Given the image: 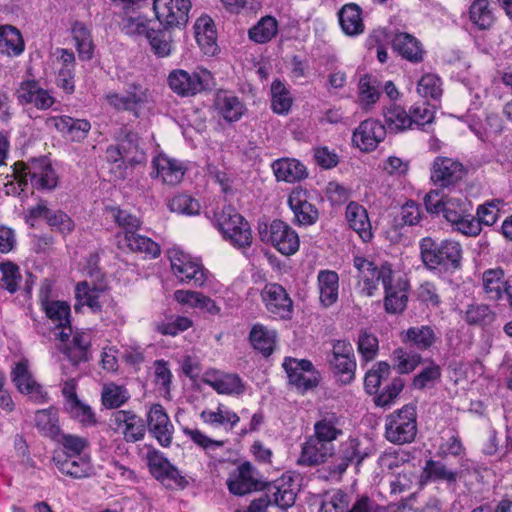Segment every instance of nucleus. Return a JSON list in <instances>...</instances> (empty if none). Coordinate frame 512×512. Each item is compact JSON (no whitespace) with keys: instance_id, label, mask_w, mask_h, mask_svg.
Segmentation results:
<instances>
[{"instance_id":"nucleus-54","label":"nucleus","mask_w":512,"mask_h":512,"mask_svg":"<svg viewBox=\"0 0 512 512\" xmlns=\"http://www.w3.org/2000/svg\"><path fill=\"white\" fill-rule=\"evenodd\" d=\"M61 444V448L56 450L54 453H62L64 456H89L87 453V449L89 447V442L86 438L72 435V434H63L59 439Z\"/></svg>"},{"instance_id":"nucleus-59","label":"nucleus","mask_w":512,"mask_h":512,"mask_svg":"<svg viewBox=\"0 0 512 512\" xmlns=\"http://www.w3.org/2000/svg\"><path fill=\"white\" fill-rule=\"evenodd\" d=\"M272 110L277 114H287L292 105V98L286 86L279 80L271 84Z\"/></svg>"},{"instance_id":"nucleus-25","label":"nucleus","mask_w":512,"mask_h":512,"mask_svg":"<svg viewBox=\"0 0 512 512\" xmlns=\"http://www.w3.org/2000/svg\"><path fill=\"white\" fill-rule=\"evenodd\" d=\"M334 451V444H328L312 435L302 445L298 463L305 466L320 465L332 457Z\"/></svg>"},{"instance_id":"nucleus-51","label":"nucleus","mask_w":512,"mask_h":512,"mask_svg":"<svg viewBox=\"0 0 512 512\" xmlns=\"http://www.w3.org/2000/svg\"><path fill=\"white\" fill-rule=\"evenodd\" d=\"M172 29L165 27L159 30L152 29L150 34H148L147 39L150 46L158 57H167L171 54L173 48Z\"/></svg>"},{"instance_id":"nucleus-28","label":"nucleus","mask_w":512,"mask_h":512,"mask_svg":"<svg viewBox=\"0 0 512 512\" xmlns=\"http://www.w3.org/2000/svg\"><path fill=\"white\" fill-rule=\"evenodd\" d=\"M49 122L56 130L66 135L72 141L77 142L84 140L91 129V124L88 120L77 119L68 115L52 117L49 119Z\"/></svg>"},{"instance_id":"nucleus-61","label":"nucleus","mask_w":512,"mask_h":512,"mask_svg":"<svg viewBox=\"0 0 512 512\" xmlns=\"http://www.w3.org/2000/svg\"><path fill=\"white\" fill-rule=\"evenodd\" d=\"M470 19L480 29L489 28L494 21L488 0H475L470 6Z\"/></svg>"},{"instance_id":"nucleus-64","label":"nucleus","mask_w":512,"mask_h":512,"mask_svg":"<svg viewBox=\"0 0 512 512\" xmlns=\"http://www.w3.org/2000/svg\"><path fill=\"white\" fill-rule=\"evenodd\" d=\"M0 272L2 274L1 283L3 288L11 294L17 292L22 280L19 267L10 261L3 262L0 263Z\"/></svg>"},{"instance_id":"nucleus-14","label":"nucleus","mask_w":512,"mask_h":512,"mask_svg":"<svg viewBox=\"0 0 512 512\" xmlns=\"http://www.w3.org/2000/svg\"><path fill=\"white\" fill-rule=\"evenodd\" d=\"M146 460L149 471L156 480L161 483L172 481L182 489L187 487L188 481L185 476L181 475L178 468L171 464L159 450L154 448L148 450Z\"/></svg>"},{"instance_id":"nucleus-49","label":"nucleus","mask_w":512,"mask_h":512,"mask_svg":"<svg viewBox=\"0 0 512 512\" xmlns=\"http://www.w3.org/2000/svg\"><path fill=\"white\" fill-rule=\"evenodd\" d=\"M278 32V22L272 16L262 17L248 31L249 38L259 44L269 42Z\"/></svg>"},{"instance_id":"nucleus-15","label":"nucleus","mask_w":512,"mask_h":512,"mask_svg":"<svg viewBox=\"0 0 512 512\" xmlns=\"http://www.w3.org/2000/svg\"><path fill=\"white\" fill-rule=\"evenodd\" d=\"M264 485L265 483L261 481L259 472L250 462L242 463L227 479V487L230 493L237 496L262 489Z\"/></svg>"},{"instance_id":"nucleus-40","label":"nucleus","mask_w":512,"mask_h":512,"mask_svg":"<svg viewBox=\"0 0 512 512\" xmlns=\"http://www.w3.org/2000/svg\"><path fill=\"white\" fill-rule=\"evenodd\" d=\"M24 40L20 31L12 25L0 26V53L16 57L23 53Z\"/></svg>"},{"instance_id":"nucleus-55","label":"nucleus","mask_w":512,"mask_h":512,"mask_svg":"<svg viewBox=\"0 0 512 512\" xmlns=\"http://www.w3.org/2000/svg\"><path fill=\"white\" fill-rule=\"evenodd\" d=\"M441 376V367L431 361L428 366L414 376L411 386L416 390L431 389L440 381Z\"/></svg>"},{"instance_id":"nucleus-58","label":"nucleus","mask_w":512,"mask_h":512,"mask_svg":"<svg viewBox=\"0 0 512 512\" xmlns=\"http://www.w3.org/2000/svg\"><path fill=\"white\" fill-rule=\"evenodd\" d=\"M471 210V203L465 197H446L441 214L447 222L453 224L459 220L461 216Z\"/></svg>"},{"instance_id":"nucleus-2","label":"nucleus","mask_w":512,"mask_h":512,"mask_svg":"<svg viewBox=\"0 0 512 512\" xmlns=\"http://www.w3.org/2000/svg\"><path fill=\"white\" fill-rule=\"evenodd\" d=\"M418 433L417 409L414 404H406L385 416L384 437L394 445L414 442Z\"/></svg>"},{"instance_id":"nucleus-41","label":"nucleus","mask_w":512,"mask_h":512,"mask_svg":"<svg viewBox=\"0 0 512 512\" xmlns=\"http://www.w3.org/2000/svg\"><path fill=\"white\" fill-rule=\"evenodd\" d=\"M338 16L341 28L346 35L355 36L364 31L361 8L357 4L344 5Z\"/></svg>"},{"instance_id":"nucleus-56","label":"nucleus","mask_w":512,"mask_h":512,"mask_svg":"<svg viewBox=\"0 0 512 512\" xmlns=\"http://www.w3.org/2000/svg\"><path fill=\"white\" fill-rule=\"evenodd\" d=\"M350 502V496L342 490L328 492L323 495L318 512H347Z\"/></svg>"},{"instance_id":"nucleus-16","label":"nucleus","mask_w":512,"mask_h":512,"mask_svg":"<svg viewBox=\"0 0 512 512\" xmlns=\"http://www.w3.org/2000/svg\"><path fill=\"white\" fill-rule=\"evenodd\" d=\"M153 170L150 173L152 178L160 179L163 184L175 186L179 184L186 171L184 162L169 157L166 154H159L152 160Z\"/></svg>"},{"instance_id":"nucleus-30","label":"nucleus","mask_w":512,"mask_h":512,"mask_svg":"<svg viewBox=\"0 0 512 512\" xmlns=\"http://www.w3.org/2000/svg\"><path fill=\"white\" fill-rule=\"evenodd\" d=\"M271 167L277 181L295 183L304 180L308 176L306 166L294 158L277 159Z\"/></svg>"},{"instance_id":"nucleus-38","label":"nucleus","mask_w":512,"mask_h":512,"mask_svg":"<svg viewBox=\"0 0 512 512\" xmlns=\"http://www.w3.org/2000/svg\"><path fill=\"white\" fill-rule=\"evenodd\" d=\"M320 302L324 307H330L338 299L339 276L335 271L322 270L317 276Z\"/></svg>"},{"instance_id":"nucleus-21","label":"nucleus","mask_w":512,"mask_h":512,"mask_svg":"<svg viewBox=\"0 0 512 512\" xmlns=\"http://www.w3.org/2000/svg\"><path fill=\"white\" fill-rule=\"evenodd\" d=\"M385 136L384 125L377 120L367 119L355 129L352 141L362 151H373Z\"/></svg>"},{"instance_id":"nucleus-9","label":"nucleus","mask_w":512,"mask_h":512,"mask_svg":"<svg viewBox=\"0 0 512 512\" xmlns=\"http://www.w3.org/2000/svg\"><path fill=\"white\" fill-rule=\"evenodd\" d=\"M190 0H154L157 20L165 28H183L189 19Z\"/></svg>"},{"instance_id":"nucleus-52","label":"nucleus","mask_w":512,"mask_h":512,"mask_svg":"<svg viewBox=\"0 0 512 512\" xmlns=\"http://www.w3.org/2000/svg\"><path fill=\"white\" fill-rule=\"evenodd\" d=\"M72 35L79 58L81 60H90L93 56V43L89 29L84 23L75 22L72 27Z\"/></svg>"},{"instance_id":"nucleus-13","label":"nucleus","mask_w":512,"mask_h":512,"mask_svg":"<svg viewBox=\"0 0 512 512\" xmlns=\"http://www.w3.org/2000/svg\"><path fill=\"white\" fill-rule=\"evenodd\" d=\"M465 175L462 163L448 157L438 156L434 159L430 179L439 188H450L458 184Z\"/></svg>"},{"instance_id":"nucleus-27","label":"nucleus","mask_w":512,"mask_h":512,"mask_svg":"<svg viewBox=\"0 0 512 512\" xmlns=\"http://www.w3.org/2000/svg\"><path fill=\"white\" fill-rule=\"evenodd\" d=\"M360 442L356 438H350L343 442L339 452L330 466V477L335 478L341 476L348 466L354 462L357 464L363 460V455L359 450Z\"/></svg>"},{"instance_id":"nucleus-32","label":"nucleus","mask_w":512,"mask_h":512,"mask_svg":"<svg viewBox=\"0 0 512 512\" xmlns=\"http://www.w3.org/2000/svg\"><path fill=\"white\" fill-rule=\"evenodd\" d=\"M402 341L420 351L434 346L438 340L435 328L430 325L413 326L401 333Z\"/></svg>"},{"instance_id":"nucleus-48","label":"nucleus","mask_w":512,"mask_h":512,"mask_svg":"<svg viewBox=\"0 0 512 512\" xmlns=\"http://www.w3.org/2000/svg\"><path fill=\"white\" fill-rule=\"evenodd\" d=\"M111 216L117 226L122 230L117 234L119 236H129L137 232L141 227V220L128 210L114 207L110 209Z\"/></svg>"},{"instance_id":"nucleus-7","label":"nucleus","mask_w":512,"mask_h":512,"mask_svg":"<svg viewBox=\"0 0 512 512\" xmlns=\"http://www.w3.org/2000/svg\"><path fill=\"white\" fill-rule=\"evenodd\" d=\"M211 78V74L207 70L189 72L175 69L169 73L167 81L175 94L181 97H190L206 90Z\"/></svg>"},{"instance_id":"nucleus-47","label":"nucleus","mask_w":512,"mask_h":512,"mask_svg":"<svg viewBox=\"0 0 512 512\" xmlns=\"http://www.w3.org/2000/svg\"><path fill=\"white\" fill-rule=\"evenodd\" d=\"M387 128L394 133L403 132L407 129H413L410 114L399 105H391L384 112Z\"/></svg>"},{"instance_id":"nucleus-35","label":"nucleus","mask_w":512,"mask_h":512,"mask_svg":"<svg viewBox=\"0 0 512 512\" xmlns=\"http://www.w3.org/2000/svg\"><path fill=\"white\" fill-rule=\"evenodd\" d=\"M90 337L84 332H76L73 334L69 343L59 346V349L66 355L73 365L89 359Z\"/></svg>"},{"instance_id":"nucleus-18","label":"nucleus","mask_w":512,"mask_h":512,"mask_svg":"<svg viewBox=\"0 0 512 512\" xmlns=\"http://www.w3.org/2000/svg\"><path fill=\"white\" fill-rule=\"evenodd\" d=\"M15 96L20 105H33L39 110H47L55 102L50 92L33 79L22 81L15 90Z\"/></svg>"},{"instance_id":"nucleus-29","label":"nucleus","mask_w":512,"mask_h":512,"mask_svg":"<svg viewBox=\"0 0 512 512\" xmlns=\"http://www.w3.org/2000/svg\"><path fill=\"white\" fill-rule=\"evenodd\" d=\"M458 473L449 469L441 461L429 459L425 462L419 475V488H423L428 482H445L448 485L455 484Z\"/></svg>"},{"instance_id":"nucleus-33","label":"nucleus","mask_w":512,"mask_h":512,"mask_svg":"<svg viewBox=\"0 0 512 512\" xmlns=\"http://www.w3.org/2000/svg\"><path fill=\"white\" fill-rule=\"evenodd\" d=\"M346 218L349 226L364 242L372 239L371 223L367 210L356 202H350L346 208Z\"/></svg>"},{"instance_id":"nucleus-3","label":"nucleus","mask_w":512,"mask_h":512,"mask_svg":"<svg viewBox=\"0 0 512 512\" xmlns=\"http://www.w3.org/2000/svg\"><path fill=\"white\" fill-rule=\"evenodd\" d=\"M215 224L233 247L239 250L251 247L253 237L250 224L232 206H225L215 214Z\"/></svg>"},{"instance_id":"nucleus-19","label":"nucleus","mask_w":512,"mask_h":512,"mask_svg":"<svg viewBox=\"0 0 512 512\" xmlns=\"http://www.w3.org/2000/svg\"><path fill=\"white\" fill-rule=\"evenodd\" d=\"M261 296L270 313L282 319L291 317L293 302L283 286L268 283L262 290Z\"/></svg>"},{"instance_id":"nucleus-43","label":"nucleus","mask_w":512,"mask_h":512,"mask_svg":"<svg viewBox=\"0 0 512 512\" xmlns=\"http://www.w3.org/2000/svg\"><path fill=\"white\" fill-rule=\"evenodd\" d=\"M200 418L204 423L210 426H223L229 430L233 429L240 421L239 416L235 412L230 411L223 405H219L216 411L203 410L200 414Z\"/></svg>"},{"instance_id":"nucleus-4","label":"nucleus","mask_w":512,"mask_h":512,"mask_svg":"<svg viewBox=\"0 0 512 512\" xmlns=\"http://www.w3.org/2000/svg\"><path fill=\"white\" fill-rule=\"evenodd\" d=\"M261 490H264V493L254 499L245 512H266L270 505L286 510L295 503L296 493L290 477L265 483Z\"/></svg>"},{"instance_id":"nucleus-57","label":"nucleus","mask_w":512,"mask_h":512,"mask_svg":"<svg viewBox=\"0 0 512 512\" xmlns=\"http://www.w3.org/2000/svg\"><path fill=\"white\" fill-rule=\"evenodd\" d=\"M463 319L469 325L485 326L495 319V313L486 304H470L464 311Z\"/></svg>"},{"instance_id":"nucleus-26","label":"nucleus","mask_w":512,"mask_h":512,"mask_svg":"<svg viewBox=\"0 0 512 512\" xmlns=\"http://www.w3.org/2000/svg\"><path fill=\"white\" fill-rule=\"evenodd\" d=\"M11 380L21 393L31 395L39 403L45 400L46 393L43 392L41 385L33 379L26 359L15 364L11 372Z\"/></svg>"},{"instance_id":"nucleus-42","label":"nucleus","mask_w":512,"mask_h":512,"mask_svg":"<svg viewBox=\"0 0 512 512\" xmlns=\"http://www.w3.org/2000/svg\"><path fill=\"white\" fill-rule=\"evenodd\" d=\"M104 291V288L97 285L90 286L87 281L79 282L75 288L76 305L75 310L79 309V306H88L91 311L99 312L101 310V304L99 302V296Z\"/></svg>"},{"instance_id":"nucleus-5","label":"nucleus","mask_w":512,"mask_h":512,"mask_svg":"<svg viewBox=\"0 0 512 512\" xmlns=\"http://www.w3.org/2000/svg\"><path fill=\"white\" fill-rule=\"evenodd\" d=\"M262 242L271 244L281 254L290 256L299 250L300 240L297 232L282 220H273L258 227Z\"/></svg>"},{"instance_id":"nucleus-22","label":"nucleus","mask_w":512,"mask_h":512,"mask_svg":"<svg viewBox=\"0 0 512 512\" xmlns=\"http://www.w3.org/2000/svg\"><path fill=\"white\" fill-rule=\"evenodd\" d=\"M53 463L60 473L72 478L83 479L94 474V466L89 456H64L62 453H54Z\"/></svg>"},{"instance_id":"nucleus-31","label":"nucleus","mask_w":512,"mask_h":512,"mask_svg":"<svg viewBox=\"0 0 512 512\" xmlns=\"http://www.w3.org/2000/svg\"><path fill=\"white\" fill-rule=\"evenodd\" d=\"M504 270L501 267L490 268L482 274L483 291L490 300L499 301L504 296L507 298L506 287L511 276L504 280Z\"/></svg>"},{"instance_id":"nucleus-8","label":"nucleus","mask_w":512,"mask_h":512,"mask_svg":"<svg viewBox=\"0 0 512 512\" xmlns=\"http://www.w3.org/2000/svg\"><path fill=\"white\" fill-rule=\"evenodd\" d=\"M354 266L358 270L360 283H362L361 292L368 297L374 295L379 281H381L384 286L390 283L391 277L393 276L391 265L388 263L377 267L373 262L363 257H355Z\"/></svg>"},{"instance_id":"nucleus-24","label":"nucleus","mask_w":512,"mask_h":512,"mask_svg":"<svg viewBox=\"0 0 512 512\" xmlns=\"http://www.w3.org/2000/svg\"><path fill=\"white\" fill-rule=\"evenodd\" d=\"M288 204L299 225H312L318 219V210L308 201L307 191L301 187L294 188L288 197Z\"/></svg>"},{"instance_id":"nucleus-36","label":"nucleus","mask_w":512,"mask_h":512,"mask_svg":"<svg viewBox=\"0 0 512 512\" xmlns=\"http://www.w3.org/2000/svg\"><path fill=\"white\" fill-rule=\"evenodd\" d=\"M49 285H43L40 289V301L46 316L57 326H64L70 323V307L65 302L48 300Z\"/></svg>"},{"instance_id":"nucleus-1","label":"nucleus","mask_w":512,"mask_h":512,"mask_svg":"<svg viewBox=\"0 0 512 512\" xmlns=\"http://www.w3.org/2000/svg\"><path fill=\"white\" fill-rule=\"evenodd\" d=\"M420 257L429 270L456 271L461 268L463 249L458 241L424 237L419 242Z\"/></svg>"},{"instance_id":"nucleus-45","label":"nucleus","mask_w":512,"mask_h":512,"mask_svg":"<svg viewBox=\"0 0 512 512\" xmlns=\"http://www.w3.org/2000/svg\"><path fill=\"white\" fill-rule=\"evenodd\" d=\"M34 421L42 435L52 439L59 436L58 412L54 407L36 411Z\"/></svg>"},{"instance_id":"nucleus-23","label":"nucleus","mask_w":512,"mask_h":512,"mask_svg":"<svg viewBox=\"0 0 512 512\" xmlns=\"http://www.w3.org/2000/svg\"><path fill=\"white\" fill-rule=\"evenodd\" d=\"M385 290L384 308L388 314H401L407 307L409 283L401 276L391 277Z\"/></svg>"},{"instance_id":"nucleus-50","label":"nucleus","mask_w":512,"mask_h":512,"mask_svg":"<svg viewBox=\"0 0 512 512\" xmlns=\"http://www.w3.org/2000/svg\"><path fill=\"white\" fill-rule=\"evenodd\" d=\"M205 382L219 394H242L245 387L236 374H223L213 379H206Z\"/></svg>"},{"instance_id":"nucleus-63","label":"nucleus","mask_w":512,"mask_h":512,"mask_svg":"<svg viewBox=\"0 0 512 512\" xmlns=\"http://www.w3.org/2000/svg\"><path fill=\"white\" fill-rule=\"evenodd\" d=\"M418 94L425 99L438 100L442 95L441 79L435 74H425L418 81Z\"/></svg>"},{"instance_id":"nucleus-17","label":"nucleus","mask_w":512,"mask_h":512,"mask_svg":"<svg viewBox=\"0 0 512 512\" xmlns=\"http://www.w3.org/2000/svg\"><path fill=\"white\" fill-rule=\"evenodd\" d=\"M18 165L26 179L30 177L35 188L51 190L56 187V173L45 157L32 159L28 164L21 162Z\"/></svg>"},{"instance_id":"nucleus-34","label":"nucleus","mask_w":512,"mask_h":512,"mask_svg":"<svg viewBox=\"0 0 512 512\" xmlns=\"http://www.w3.org/2000/svg\"><path fill=\"white\" fill-rule=\"evenodd\" d=\"M118 246L131 252L144 254L146 257L156 258L160 255V246L152 239L137 232L129 236H119Z\"/></svg>"},{"instance_id":"nucleus-60","label":"nucleus","mask_w":512,"mask_h":512,"mask_svg":"<svg viewBox=\"0 0 512 512\" xmlns=\"http://www.w3.org/2000/svg\"><path fill=\"white\" fill-rule=\"evenodd\" d=\"M394 368L400 374L412 372L422 362V357L418 353H409L403 348H397L392 353Z\"/></svg>"},{"instance_id":"nucleus-39","label":"nucleus","mask_w":512,"mask_h":512,"mask_svg":"<svg viewBox=\"0 0 512 512\" xmlns=\"http://www.w3.org/2000/svg\"><path fill=\"white\" fill-rule=\"evenodd\" d=\"M392 46L403 58L418 63L423 60L424 50L421 43L408 33H398L392 40Z\"/></svg>"},{"instance_id":"nucleus-37","label":"nucleus","mask_w":512,"mask_h":512,"mask_svg":"<svg viewBox=\"0 0 512 512\" xmlns=\"http://www.w3.org/2000/svg\"><path fill=\"white\" fill-rule=\"evenodd\" d=\"M276 338L277 334L275 330L268 329L260 323L253 325L249 333L251 346L264 357H268L273 353L276 345Z\"/></svg>"},{"instance_id":"nucleus-10","label":"nucleus","mask_w":512,"mask_h":512,"mask_svg":"<svg viewBox=\"0 0 512 512\" xmlns=\"http://www.w3.org/2000/svg\"><path fill=\"white\" fill-rule=\"evenodd\" d=\"M109 427L122 435L127 443H136L144 439L146 434L145 421L131 410H117L109 419Z\"/></svg>"},{"instance_id":"nucleus-12","label":"nucleus","mask_w":512,"mask_h":512,"mask_svg":"<svg viewBox=\"0 0 512 512\" xmlns=\"http://www.w3.org/2000/svg\"><path fill=\"white\" fill-rule=\"evenodd\" d=\"M283 367L287 373L289 384L301 392L316 387L319 383V374L309 360L285 359Z\"/></svg>"},{"instance_id":"nucleus-44","label":"nucleus","mask_w":512,"mask_h":512,"mask_svg":"<svg viewBox=\"0 0 512 512\" xmlns=\"http://www.w3.org/2000/svg\"><path fill=\"white\" fill-rule=\"evenodd\" d=\"M339 425L340 419L336 414L328 413L314 424L313 436L328 444H333V441L342 435V430L339 428Z\"/></svg>"},{"instance_id":"nucleus-62","label":"nucleus","mask_w":512,"mask_h":512,"mask_svg":"<svg viewBox=\"0 0 512 512\" xmlns=\"http://www.w3.org/2000/svg\"><path fill=\"white\" fill-rule=\"evenodd\" d=\"M391 367L387 362L381 361L377 363L365 375L364 385L369 394H374L378 391L381 382L386 380L390 375Z\"/></svg>"},{"instance_id":"nucleus-11","label":"nucleus","mask_w":512,"mask_h":512,"mask_svg":"<svg viewBox=\"0 0 512 512\" xmlns=\"http://www.w3.org/2000/svg\"><path fill=\"white\" fill-rule=\"evenodd\" d=\"M106 99L115 109L130 111L138 117L139 110L151 101V93L147 87L139 83H130L124 95L110 93L106 95Z\"/></svg>"},{"instance_id":"nucleus-53","label":"nucleus","mask_w":512,"mask_h":512,"mask_svg":"<svg viewBox=\"0 0 512 512\" xmlns=\"http://www.w3.org/2000/svg\"><path fill=\"white\" fill-rule=\"evenodd\" d=\"M129 398L130 394L124 386L108 383L102 387L101 400L107 409H117L124 405Z\"/></svg>"},{"instance_id":"nucleus-6","label":"nucleus","mask_w":512,"mask_h":512,"mask_svg":"<svg viewBox=\"0 0 512 512\" xmlns=\"http://www.w3.org/2000/svg\"><path fill=\"white\" fill-rule=\"evenodd\" d=\"M168 258L172 272L180 283L202 287L207 281L208 270L189 254L173 248L168 250Z\"/></svg>"},{"instance_id":"nucleus-46","label":"nucleus","mask_w":512,"mask_h":512,"mask_svg":"<svg viewBox=\"0 0 512 512\" xmlns=\"http://www.w3.org/2000/svg\"><path fill=\"white\" fill-rule=\"evenodd\" d=\"M411 454L404 450L388 449L378 458V465L383 472L397 474L398 469L409 463Z\"/></svg>"},{"instance_id":"nucleus-20","label":"nucleus","mask_w":512,"mask_h":512,"mask_svg":"<svg viewBox=\"0 0 512 512\" xmlns=\"http://www.w3.org/2000/svg\"><path fill=\"white\" fill-rule=\"evenodd\" d=\"M149 432L163 447H169L173 439L174 427L160 404H154L147 414Z\"/></svg>"}]
</instances>
